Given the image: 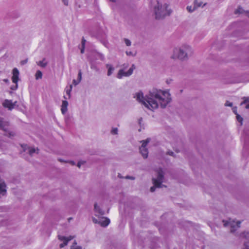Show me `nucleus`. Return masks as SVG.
I'll list each match as a JSON object with an SVG mask.
<instances>
[{
    "label": "nucleus",
    "mask_w": 249,
    "mask_h": 249,
    "mask_svg": "<svg viewBox=\"0 0 249 249\" xmlns=\"http://www.w3.org/2000/svg\"><path fill=\"white\" fill-rule=\"evenodd\" d=\"M134 98L147 108L153 110L159 107H165L171 101V94L168 90L153 89L144 95L142 91L134 94Z\"/></svg>",
    "instance_id": "nucleus-1"
},
{
    "label": "nucleus",
    "mask_w": 249,
    "mask_h": 249,
    "mask_svg": "<svg viewBox=\"0 0 249 249\" xmlns=\"http://www.w3.org/2000/svg\"><path fill=\"white\" fill-rule=\"evenodd\" d=\"M192 53L191 47L188 45H182L173 48L170 57L174 60H186Z\"/></svg>",
    "instance_id": "nucleus-2"
},
{
    "label": "nucleus",
    "mask_w": 249,
    "mask_h": 249,
    "mask_svg": "<svg viewBox=\"0 0 249 249\" xmlns=\"http://www.w3.org/2000/svg\"><path fill=\"white\" fill-rule=\"evenodd\" d=\"M94 212L95 216L98 217L97 218L95 217L93 218L94 223H98L103 227H106L109 224L110 220L108 218L105 217L100 216L104 215V213L101 209L100 206L97 203L94 204Z\"/></svg>",
    "instance_id": "nucleus-3"
},
{
    "label": "nucleus",
    "mask_w": 249,
    "mask_h": 249,
    "mask_svg": "<svg viewBox=\"0 0 249 249\" xmlns=\"http://www.w3.org/2000/svg\"><path fill=\"white\" fill-rule=\"evenodd\" d=\"M155 12L156 18H160L170 15L172 12V10L167 4L160 5L158 3V6L155 7Z\"/></svg>",
    "instance_id": "nucleus-4"
},
{
    "label": "nucleus",
    "mask_w": 249,
    "mask_h": 249,
    "mask_svg": "<svg viewBox=\"0 0 249 249\" xmlns=\"http://www.w3.org/2000/svg\"><path fill=\"white\" fill-rule=\"evenodd\" d=\"M156 172L158 177L157 178H153L152 179L154 186L151 187L150 190L151 192L155 191V187H162L161 183L164 182L163 172L162 170L160 169L157 170Z\"/></svg>",
    "instance_id": "nucleus-5"
},
{
    "label": "nucleus",
    "mask_w": 249,
    "mask_h": 249,
    "mask_svg": "<svg viewBox=\"0 0 249 249\" xmlns=\"http://www.w3.org/2000/svg\"><path fill=\"white\" fill-rule=\"evenodd\" d=\"M135 69L134 65H132L128 69H127L126 67H124L123 68L120 69L117 75V77L118 79H121L124 77H127L131 75L133 71Z\"/></svg>",
    "instance_id": "nucleus-6"
},
{
    "label": "nucleus",
    "mask_w": 249,
    "mask_h": 249,
    "mask_svg": "<svg viewBox=\"0 0 249 249\" xmlns=\"http://www.w3.org/2000/svg\"><path fill=\"white\" fill-rule=\"evenodd\" d=\"M223 223L225 227L230 226L231 232H233L239 228L241 222L239 221H235L233 219H229L228 220H223Z\"/></svg>",
    "instance_id": "nucleus-7"
},
{
    "label": "nucleus",
    "mask_w": 249,
    "mask_h": 249,
    "mask_svg": "<svg viewBox=\"0 0 249 249\" xmlns=\"http://www.w3.org/2000/svg\"><path fill=\"white\" fill-rule=\"evenodd\" d=\"M19 72L17 68H14L12 71V80L13 83L15 84V86L11 87V89L13 90H16L18 88V82L19 80Z\"/></svg>",
    "instance_id": "nucleus-8"
},
{
    "label": "nucleus",
    "mask_w": 249,
    "mask_h": 249,
    "mask_svg": "<svg viewBox=\"0 0 249 249\" xmlns=\"http://www.w3.org/2000/svg\"><path fill=\"white\" fill-rule=\"evenodd\" d=\"M74 238V236L73 235H70L69 236H65L63 235H58V239L59 240L63 242L62 243L60 244L59 245V247L60 248H63L65 246H66L68 242L71 240L72 239Z\"/></svg>",
    "instance_id": "nucleus-9"
},
{
    "label": "nucleus",
    "mask_w": 249,
    "mask_h": 249,
    "mask_svg": "<svg viewBox=\"0 0 249 249\" xmlns=\"http://www.w3.org/2000/svg\"><path fill=\"white\" fill-rule=\"evenodd\" d=\"M150 139H147L145 141L142 142V144L140 148V152L144 158H146L148 156V151L146 148L147 144L150 142Z\"/></svg>",
    "instance_id": "nucleus-10"
},
{
    "label": "nucleus",
    "mask_w": 249,
    "mask_h": 249,
    "mask_svg": "<svg viewBox=\"0 0 249 249\" xmlns=\"http://www.w3.org/2000/svg\"><path fill=\"white\" fill-rule=\"evenodd\" d=\"M3 106L11 110L17 107V102L13 103L11 100H5L3 103Z\"/></svg>",
    "instance_id": "nucleus-11"
},
{
    "label": "nucleus",
    "mask_w": 249,
    "mask_h": 249,
    "mask_svg": "<svg viewBox=\"0 0 249 249\" xmlns=\"http://www.w3.org/2000/svg\"><path fill=\"white\" fill-rule=\"evenodd\" d=\"M6 193L5 183L0 178V195L4 196Z\"/></svg>",
    "instance_id": "nucleus-12"
},
{
    "label": "nucleus",
    "mask_w": 249,
    "mask_h": 249,
    "mask_svg": "<svg viewBox=\"0 0 249 249\" xmlns=\"http://www.w3.org/2000/svg\"><path fill=\"white\" fill-rule=\"evenodd\" d=\"M68 106V102L66 100L63 101L61 108V111L63 114H65L67 112Z\"/></svg>",
    "instance_id": "nucleus-13"
},
{
    "label": "nucleus",
    "mask_w": 249,
    "mask_h": 249,
    "mask_svg": "<svg viewBox=\"0 0 249 249\" xmlns=\"http://www.w3.org/2000/svg\"><path fill=\"white\" fill-rule=\"evenodd\" d=\"M232 111L236 115V119L237 121L240 123V124H242L243 119L237 113V108L236 107H233Z\"/></svg>",
    "instance_id": "nucleus-14"
},
{
    "label": "nucleus",
    "mask_w": 249,
    "mask_h": 249,
    "mask_svg": "<svg viewBox=\"0 0 249 249\" xmlns=\"http://www.w3.org/2000/svg\"><path fill=\"white\" fill-rule=\"evenodd\" d=\"M106 66H107V68L108 69L107 75L110 76L113 73V72L114 71V68L113 67V66L112 65H109V64H107L106 65Z\"/></svg>",
    "instance_id": "nucleus-15"
},
{
    "label": "nucleus",
    "mask_w": 249,
    "mask_h": 249,
    "mask_svg": "<svg viewBox=\"0 0 249 249\" xmlns=\"http://www.w3.org/2000/svg\"><path fill=\"white\" fill-rule=\"evenodd\" d=\"M47 64V62L45 59L37 62V65L42 67H45Z\"/></svg>",
    "instance_id": "nucleus-16"
},
{
    "label": "nucleus",
    "mask_w": 249,
    "mask_h": 249,
    "mask_svg": "<svg viewBox=\"0 0 249 249\" xmlns=\"http://www.w3.org/2000/svg\"><path fill=\"white\" fill-rule=\"evenodd\" d=\"M71 249H82V248L81 246L78 245L75 242H74L71 246Z\"/></svg>",
    "instance_id": "nucleus-17"
},
{
    "label": "nucleus",
    "mask_w": 249,
    "mask_h": 249,
    "mask_svg": "<svg viewBox=\"0 0 249 249\" xmlns=\"http://www.w3.org/2000/svg\"><path fill=\"white\" fill-rule=\"evenodd\" d=\"M241 105H245L246 108L249 110V97L245 99V101L241 104Z\"/></svg>",
    "instance_id": "nucleus-18"
},
{
    "label": "nucleus",
    "mask_w": 249,
    "mask_h": 249,
    "mask_svg": "<svg viewBox=\"0 0 249 249\" xmlns=\"http://www.w3.org/2000/svg\"><path fill=\"white\" fill-rule=\"evenodd\" d=\"M42 74L41 71H37L36 73V75H35L36 79V80L41 79L42 78Z\"/></svg>",
    "instance_id": "nucleus-19"
},
{
    "label": "nucleus",
    "mask_w": 249,
    "mask_h": 249,
    "mask_svg": "<svg viewBox=\"0 0 249 249\" xmlns=\"http://www.w3.org/2000/svg\"><path fill=\"white\" fill-rule=\"evenodd\" d=\"M36 149L33 147L29 148L28 149V152L29 153L30 155L33 154L34 153H36Z\"/></svg>",
    "instance_id": "nucleus-20"
},
{
    "label": "nucleus",
    "mask_w": 249,
    "mask_h": 249,
    "mask_svg": "<svg viewBox=\"0 0 249 249\" xmlns=\"http://www.w3.org/2000/svg\"><path fill=\"white\" fill-rule=\"evenodd\" d=\"M71 89H72V86L71 85L70 89H66V90H65L66 93V94H67V95L68 96V98H70V93H71Z\"/></svg>",
    "instance_id": "nucleus-21"
},
{
    "label": "nucleus",
    "mask_w": 249,
    "mask_h": 249,
    "mask_svg": "<svg viewBox=\"0 0 249 249\" xmlns=\"http://www.w3.org/2000/svg\"><path fill=\"white\" fill-rule=\"evenodd\" d=\"M196 8L195 6L192 7L191 6H188L187 7V10L189 12H193Z\"/></svg>",
    "instance_id": "nucleus-22"
},
{
    "label": "nucleus",
    "mask_w": 249,
    "mask_h": 249,
    "mask_svg": "<svg viewBox=\"0 0 249 249\" xmlns=\"http://www.w3.org/2000/svg\"><path fill=\"white\" fill-rule=\"evenodd\" d=\"M126 53L127 55H129V56H134L136 54L135 52H131V51H126Z\"/></svg>",
    "instance_id": "nucleus-23"
},
{
    "label": "nucleus",
    "mask_w": 249,
    "mask_h": 249,
    "mask_svg": "<svg viewBox=\"0 0 249 249\" xmlns=\"http://www.w3.org/2000/svg\"><path fill=\"white\" fill-rule=\"evenodd\" d=\"M86 43V40L85 39H82V48L81 49V53H84V46Z\"/></svg>",
    "instance_id": "nucleus-24"
},
{
    "label": "nucleus",
    "mask_w": 249,
    "mask_h": 249,
    "mask_svg": "<svg viewBox=\"0 0 249 249\" xmlns=\"http://www.w3.org/2000/svg\"><path fill=\"white\" fill-rule=\"evenodd\" d=\"M81 79H82V72L81 71H80L78 72V77H77V80L80 82V81H81Z\"/></svg>",
    "instance_id": "nucleus-25"
},
{
    "label": "nucleus",
    "mask_w": 249,
    "mask_h": 249,
    "mask_svg": "<svg viewBox=\"0 0 249 249\" xmlns=\"http://www.w3.org/2000/svg\"><path fill=\"white\" fill-rule=\"evenodd\" d=\"M118 133V129L117 128H113L111 130V133L112 134H117Z\"/></svg>",
    "instance_id": "nucleus-26"
},
{
    "label": "nucleus",
    "mask_w": 249,
    "mask_h": 249,
    "mask_svg": "<svg viewBox=\"0 0 249 249\" xmlns=\"http://www.w3.org/2000/svg\"><path fill=\"white\" fill-rule=\"evenodd\" d=\"M85 163V161L84 160H80L78 161V164H77V166L80 168L81 165H82L83 164H84V163Z\"/></svg>",
    "instance_id": "nucleus-27"
},
{
    "label": "nucleus",
    "mask_w": 249,
    "mask_h": 249,
    "mask_svg": "<svg viewBox=\"0 0 249 249\" xmlns=\"http://www.w3.org/2000/svg\"><path fill=\"white\" fill-rule=\"evenodd\" d=\"M124 42H125L126 45L127 46H129L131 45L130 41L129 40L127 39H124Z\"/></svg>",
    "instance_id": "nucleus-28"
},
{
    "label": "nucleus",
    "mask_w": 249,
    "mask_h": 249,
    "mask_svg": "<svg viewBox=\"0 0 249 249\" xmlns=\"http://www.w3.org/2000/svg\"><path fill=\"white\" fill-rule=\"evenodd\" d=\"M59 160L60 161H61V162L65 161L66 162H69V163H70L72 165H74L75 164V162L74 161H64L63 160H62L61 159H59Z\"/></svg>",
    "instance_id": "nucleus-29"
},
{
    "label": "nucleus",
    "mask_w": 249,
    "mask_h": 249,
    "mask_svg": "<svg viewBox=\"0 0 249 249\" xmlns=\"http://www.w3.org/2000/svg\"><path fill=\"white\" fill-rule=\"evenodd\" d=\"M245 246L246 249H249V239H248V240L245 242Z\"/></svg>",
    "instance_id": "nucleus-30"
},
{
    "label": "nucleus",
    "mask_w": 249,
    "mask_h": 249,
    "mask_svg": "<svg viewBox=\"0 0 249 249\" xmlns=\"http://www.w3.org/2000/svg\"><path fill=\"white\" fill-rule=\"evenodd\" d=\"M232 103L229 101H227L225 103V106L228 107H231L232 106Z\"/></svg>",
    "instance_id": "nucleus-31"
},
{
    "label": "nucleus",
    "mask_w": 249,
    "mask_h": 249,
    "mask_svg": "<svg viewBox=\"0 0 249 249\" xmlns=\"http://www.w3.org/2000/svg\"><path fill=\"white\" fill-rule=\"evenodd\" d=\"M80 82L77 80H73V84L76 86L77 85V84H78Z\"/></svg>",
    "instance_id": "nucleus-32"
},
{
    "label": "nucleus",
    "mask_w": 249,
    "mask_h": 249,
    "mask_svg": "<svg viewBox=\"0 0 249 249\" xmlns=\"http://www.w3.org/2000/svg\"><path fill=\"white\" fill-rule=\"evenodd\" d=\"M249 233L248 232L246 233V234L245 233H243V234L242 235V236L244 237H245V238H247V235H249Z\"/></svg>",
    "instance_id": "nucleus-33"
},
{
    "label": "nucleus",
    "mask_w": 249,
    "mask_h": 249,
    "mask_svg": "<svg viewBox=\"0 0 249 249\" xmlns=\"http://www.w3.org/2000/svg\"><path fill=\"white\" fill-rule=\"evenodd\" d=\"M62 1H63L65 5H68V0H62Z\"/></svg>",
    "instance_id": "nucleus-34"
},
{
    "label": "nucleus",
    "mask_w": 249,
    "mask_h": 249,
    "mask_svg": "<svg viewBox=\"0 0 249 249\" xmlns=\"http://www.w3.org/2000/svg\"><path fill=\"white\" fill-rule=\"evenodd\" d=\"M126 178H130L131 179H134V178L133 177H126Z\"/></svg>",
    "instance_id": "nucleus-35"
},
{
    "label": "nucleus",
    "mask_w": 249,
    "mask_h": 249,
    "mask_svg": "<svg viewBox=\"0 0 249 249\" xmlns=\"http://www.w3.org/2000/svg\"><path fill=\"white\" fill-rule=\"evenodd\" d=\"M3 81L5 82H8L9 81L8 79H4Z\"/></svg>",
    "instance_id": "nucleus-36"
},
{
    "label": "nucleus",
    "mask_w": 249,
    "mask_h": 249,
    "mask_svg": "<svg viewBox=\"0 0 249 249\" xmlns=\"http://www.w3.org/2000/svg\"><path fill=\"white\" fill-rule=\"evenodd\" d=\"M24 146H25V147H24L23 148H24V150L25 151L26 150V148L25 147H27V145H25Z\"/></svg>",
    "instance_id": "nucleus-37"
},
{
    "label": "nucleus",
    "mask_w": 249,
    "mask_h": 249,
    "mask_svg": "<svg viewBox=\"0 0 249 249\" xmlns=\"http://www.w3.org/2000/svg\"><path fill=\"white\" fill-rule=\"evenodd\" d=\"M201 6V4H199L197 6Z\"/></svg>",
    "instance_id": "nucleus-38"
},
{
    "label": "nucleus",
    "mask_w": 249,
    "mask_h": 249,
    "mask_svg": "<svg viewBox=\"0 0 249 249\" xmlns=\"http://www.w3.org/2000/svg\"><path fill=\"white\" fill-rule=\"evenodd\" d=\"M1 125V121H0V126Z\"/></svg>",
    "instance_id": "nucleus-39"
},
{
    "label": "nucleus",
    "mask_w": 249,
    "mask_h": 249,
    "mask_svg": "<svg viewBox=\"0 0 249 249\" xmlns=\"http://www.w3.org/2000/svg\"><path fill=\"white\" fill-rule=\"evenodd\" d=\"M64 98H65V99H67V98L65 96H64Z\"/></svg>",
    "instance_id": "nucleus-40"
},
{
    "label": "nucleus",
    "mask_w": 249,
    "mask_h": 249,
    "mask_svg": "<svg viewBox=\"0 0 249 249\" xmlns=\"http://www.w3.org/2000/svg\"><path fill=\"white\" fill-rule=\"evenodd\" d=\"M248 16L249 17V12L248 13Z\"/></svg>",
    "instance_id": "nucleus-41"
}]
</instances>
